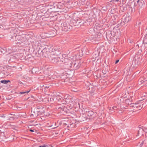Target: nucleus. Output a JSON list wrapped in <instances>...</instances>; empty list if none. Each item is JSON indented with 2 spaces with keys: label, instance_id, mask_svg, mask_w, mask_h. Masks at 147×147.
<instances>
[{
  "label": "nucleus",
  "instance_id": "nucleus-1",
  "mask_svg": "<svg viewBox=\"0 0 147 147\" xmlns=\"http://www.w3.org/2000/svg\"><path fill=\"white\" fill-rule=\"evenodd\" d=\"M66 55L63 54L61 58L62 63L64 64L66 68H70L72 67V64L74 61V59L69 57H66Z\"/></svg>",
  "mask_w": 147,
  "mask_h": 147
},
{
  "label": "nucleus",
  "instance_id": "nucleus-2",
  "mask_svg": "<svg viewBox=\"0 0 147 147\" xmlns=\"http://www.w3.org/2000/svg\"><path fill=\"white\" fill-rule=\"evenodd\" d=\"M55 56H51L49 57V59L51 63L54 64H62L61 58L57 57V56L54 57Z\"/></svg>",
  "mask_w": 147,
  "mask_h": 147
},
{
  "label": "nucleus",
  "instance_id": "nucleus-3",
  "mask_svg": "<svg viewBox=\"0 0 147 147\" xmlns=\"http://www.w3.org/2000/svg\"><path fill=\"white\" fill-rule=\"evenodd\" d=\"M52 48H49L48 47L47 48H45L43 49L41 51L42 52V54L43 56L45 57H48L49 58L51 56H52L51 54V51Z\"/></svg>",
  "mask_w": 147,
  "mask_h": 147
},
{
  "label": "nucleus",
  "instance_id": "nucleus-4",
  "mask_svg": "<svg viewBox=\"0 0 147 147\" xmlns=\"http://www.w3.org/2000/svg\"><path fill=\"white\" fill-rule=\"evenodd\" d=\"M61 49L59 47H55L53 49H52L51 54L52 56H57L61 53L60 51Z\"/></svg>",
  "mask_w": 147,
  "mask_h": 147
},
{
  "label": "nucleus",
  "instance_id": "nucleus-5",
  "mask_svg": "<svg viewBox=\"0 0 147 147\" xmlns=\"http://www.w3.org/2000/svg\"><path fill=\"white\" fill-rule=\"evenodd\" d=\"M24 37H25L23 34L22 35H16L15 37V40L17 43H22L24 41Z\"/></svg>",
  "mask_w": 147,
  "mask_h": 147
},
{
  "label": "nucleus",
  "instance_id": "nucleus-6",
  "mask_svg": "<svg viewBox=\"0 0 147 147\" xmlns=\"http://www.w3.org/2000/svg\"><path fill=\"white\" fill-rule=\"evenodd\" d=\"M86 114L90 118L92 119L94 118L97 114L96 112H94L92 111H89L88 112L86 111Z\"/></svg>",
  "mask_w": 147,
  "mask_h": 147
},
{
  "label": "nucleus",
  "instance_id": "nucleus-7",
  "mask_svg": "<svg viewBox=\"0 0 147 147\" xmlns=\"http://www.w3.org/2000/svg\"><path fill=\"white\" fill-rule=\"evenodd\" d=\"M147 129L143 127H139V129L138 130V135H143L144 132H146Z\"/></svg>",
  "mask_w": 147,
  "mask_h": 147
},
{
  "label": "nucleus",
  "instance_id": "nucleus-8",
  "mask_svg": "<svg viewBox=\"0 0 147 147\" xmlns=\"http://www.w3.org/2000/svg\"><path fill=\"white\" fill-rule=\"evenodd\" d=\"M143 105L140 103H135L133 110L136 111L141 109L143 107Z\"/></svg>",
  "mask_w": 147,
  "mask_h": 147
},
{
  "label": "nucleus",
  "instance_id": "nucleus-9",
  "mask_svg": "<svg viewBox=\"0 0 147 147\" xmlns=\"http://www.w3.org/2000/svg\"><path fill=\"white\" fill-rule=\"evenodd\" d=\"M86 114H83L81 115L79 117L80 120L81 121H84L86 120L87 117L86 116Z\"/></svg>",
  "mask_w": 147,
  "mask_h": 147
},
{
  "label": "nucleus",
  "instance_id": "nucleus-10",
  "mask_svg": "<svg viewBox=\"0 0 147 147\" xmlns=\"http://www.w3.org/2000/svg\"><path fill=\"white\" fill-rule=\"evenodd\" d=\"M17 60L16 57L14 56H12L9 60V63L15 62Z\"/></svg>",
  "mask_w": 147,
  "mask_h": 147
},
{
  "label": "nucleus",
  "instance_id": "nucleus-11",
  "mask_svg": "<svg viewBox=\"0 0 147 147\" xmlns=\"http://www.w3.org/2000/svg\"><path fill=\"white\" fill-rule=\"evenodd\" d=\"M56 76L53 73L50 74L49 75V76L48 77V78L50 79L51 80H53L57 78Z\"/></svg>",
  "mask_w": 147,
  "mask_h": 147
},
{
  "label": "nucleus",
  "instance_id": "nucleus-12",
  "mask_svg": "<svg viewBox=\"0 0 147 147\" xmlns=\"http://www.w3.org/2000/svg\"><path fill=\"white\" fill-rule=\"evenodd\" d=\"M55 32L54 30H51L49 32V34L50 35V37L54 36L55 35Z\"/></svg>",
  "mask_w": 147,
  "mask_h": 147
},
{
  "label": "nucleus",
  "instance_id": "nucleus-13",
  "mask_svg": "<svg viewBox=\"0 0 147 147\" xmlns=\"http://www.w3.org/2000/svg\"><path fill=\"white\" fill-rule=\"evenodd\" d=\"M69 100L67 99L62 98V100L61 101V103L62 104H67L68 100Z\"/></svg>",
  "mask_w": 147,
  "mask_h": 147
},
{
  "label": "nucleus",
  "instance_id": "nucleus-14",
  "mask_svg": "<svg viewBox=\"0 0 147 147\" xmlns=\"http://www.w3.org/2000/svg\"><path fill=\"white\" fill-rule=\"evenodd\" d=\"M70 28V25L65 26L64 27H63L62 29L63 30H64L65 32H67L69 30Z\"/></svg>",
  "mask_w": 147,
  "mask_h": 147
},
{
  "label": "nucleus",
  "instance_id": "nucleus-15",
  "mask_svg": "<svg viewBox=\"0 0 147 147\" xmlns=\"http://www.w3.org/2000/svg\"><path fill=\"white\" fill-rule=\"evenodd\" d=\"M87 50V48L86 47H84L82 49V51L83 53L87 55L88 54L89 52Z\"/></svg>",
  "mask_w": 147,
  "mask_h": 147
},
{
  "label": "nucleus",
  "instance_id": "nucleus-16",
  "mask_svg": "<svg viewBox=\"0 0 147 147\" xmlns=\"http://www.w3.org/2000/svg\"><path fill=\"white\" fill-rule=\"evenodd\" d=\"M80 66V65L78 63H75L73 65V67L75 69H78Z\"/></svg>",
  "mask_w": 147,
  "mask_h": 147
},
{
  "label": "nucleus",
  "instance_id": "nucleus-17",
  "mask_svg": "<svg viewBox=\"0 0 147 147\" xmlns=\"http://www.w3.org/2000/svg\"><path fill=\"white\" fill-rule=\"evenodd\" d=\"M137 3L139 5L141 6L144 4V1L143 0H138L137 1Z\"/></svg>",
  "mask_w": 147,
  "mask_h": 147
},
{
  "label": "nucleus",
  "instance_id": "nucleus-18",
  "mask_svg": "<svg viewBox=\"0 0 147 147\" xmlns=\"http://www.w3.org/2000/svg\"><path fill=\"white\" fill-rule=\"evenodd\" d=\"M130 20V18L129 17L127 16L126 17L123 21L125 23H127Z\"/></svg>",
  "mask_w": 147,
  "mask_h": 147
},
{
  "label": "nucleus",
  "instance_id": "nucleus-19",
  "mask_svg": "<svg viewBox=\"0 0 147 147\" xmlns=\"http://www.w3.org/2000/svg\"><path fill=\"white\" fill-rule=\"evenodd\" d=\"M69 23H67L66 22H64L61 24V26L62 28L63 27H64L65 26H69Z\"/></svg>",
  "mask_w": 147,
  "mask_h": 147
},
{
  "label": "nucleus",
  "instance_id": "nucleus-20",
  "mask_svg": "<svg viewBox=\"0 0 147 147\" xmlns=\"http://www.w3.org/2000/svg\"><path fill=\"white\" fill-rule=\"evenodd\" d=\"M71 101L72 104H70V105H71L72 106H74L75 105H77V102H75L74 100H71V101H69V102H70V103H71Z\"/></svg>",
  "mask_w": 147,
  "mask_h": 147
},
{
  "label": "nucleus",
  "instance_id": "nucleus-21",
  "mask_svg": "<svg viewBox=\"0 0 147 147\" xmlns=\"http://www.w3.org/2000/svg\"><path fill=\"white\" fill-rule=\"evenodd\" d=\"M62 97L59 95L56 96V99L58 101L61 102L62 99Z\"/></svg>",
  "mask_w": 147,
  "mask_h": 147
},
{
  "label": "nucleus",
  "instance_id": "nucleus-22",
  "mask_svg": "<svg viewBox=\"0 0 147 147\" xmlns=\"http://www.w3.org/2000/svg\"><path fill=\"white\" fill-rule=\"evenodd\" d=\"M10 82V81L9 80H2L1 81V82L3 84H7L9 82Z\"/></svg>",
  "mask_w": 147,
  "mask_h": 147
},
{
  "label": "nucleus",
  "instance_id": "nucleus-23",
  "mask_svg": "<svg viewBox=\"0 0 147 147\" xmlns=\"http://www.w3.org/2000/svg\"><path fill=\"white\" fill-rule=\"evenodd\" d=\"M30 90L27 91H24V92H20L19 93V94H25V95H26V94H27L28 93H29V92H30Z\"/></svg>",
  "mask_w": 147,
  "mask_h": 147
},
{
  "label": "nucleus",
  "instance_id": "nucleus-24",
  "mask_svg": "<svg viewBox=\"0 0 147 147\" xmlns=\"http://www.w3.org/2000/svg\"><path fill=\"white\" fill-rule=\"evenodd\" d=\"M135 104H131L130 105V106L134 108Z\"/></svg>",
  "mask_w": 147,
  "mask_h": 147
},
{
  "label": "nucleus",
  "instance_id": "nucleus-25",
  "mask_svg": "<svg viewBox=\"0 0 147 147\" xmlns=\"http://www.w3.org/2000/svg\"><path fill=\"white\" fill-rule=\"evenodd\" d=\"M48 147V146H47V145L44 144L42 146H40L39 147Z\"/></svg>",
  "mask_w": 147,
  "mask_h": 147
},
{
  "label": "nucleus",
  "instance_id": "nucleus-26",
  "mask_svg": "<svg viewBox=\"0 0 147 147\" xmlns=\"http://www.w3.org/2000/svg\"><path fill=\"white\" fill-rule=\"evenodd\" d=\"M113 109L115 110H117V107H115H115H113Z\"/></svg>",
  "mask_w": 147,
  "mask_h": 147
},
{
  "label": "nucleus",
  "instance_id": "nucleus-27",
  "mask_svg": "<svg viewBox=\"0 0 147 147\" xmlns=\"http://www.w3.org/2000/svg\"><path fill=\"white\" fill-rule=\"evenodd\" d=\"M44 100H45L46 101L47 100V102H49V99L48 98H45Z\"/></svg>",
  "mask_w": 147,
  "mask_h": 147
},
{
  "label": "nucleus",
  "instance_id": "nucleus-28",
  "mask_svg": "<svg viewBox=\"0 0 147 147\" xmlns=\"http://www.w3.org/2000/svg\"><path fill=\"white\" fill-rule=\"evenodd\" d=\"M72 90L74 91V92H77V89H73Z\"/></svg>",
  "mask_w": 147,
  "mask_h": 147
},
{
  "label": "nucleus",
  "instance_id": "nucleus-29",
  "mask_svg": "<svg viewBox=\"0 0 147 147\" xmlns=\"http://www.w3.org/2000/svg\"><path fill=\"white\" fill-rule=\"evenodd\" d=\"M119 61V60H116L115 61V64H116Z\"/></svg>",
  "mask_w": 147,
  "mask_h": 147
},
{
  "label": "nucleus",
  "instance_id": "nucleus-30",
  "mask_svg": "<svg viewBox=\"0 0 147 147\" xmlns=\"http://www.w3.org/2000/svg\"><path fill=\"white\" fill-rule=\"evenodd\" d=\"M54 100V99L52 98H50V101H53Z\"/></svg>",
  "mask_w": 147,
  "mask_h": 147
},
{
  "label": "nucleus",
  "instance_id": "nucleus-31",
  "mask_svg": "<svg viewBox=\"0 0 147 147\" xmlns=\"http://www.w3.org/2000/svg\"><path fill=\"white\" fill-rule=\"evenodd\" d=\"M49 86H45L44 88L45 89H46V88H49Z\"/></svg>",
  "mask_w": 147,
  "mask_h": 147
},
{
  "label": "nucleus",
  "instance_id": "nucleus-32",
  "mask_svg": "<svg viewBox=\"0 0 147 147\" xmlns=\"http://www.w3.org/2000/svg\"><path fill=\"white\" fill-rule=\"evenodd\" d=\"M30 131H31V132H34V130L32 129H30Z\"/></svg>",
  "mask_w": 147,
  "mask_h": 147
},
{
  "label": "nucleus",
  "instance_id": "nucleus-33",
  "mask_svg": "<svg viewBox=\"0 0 147 147\" xmlns=\"http://www.w3.org/2000/svg\"><path fill=\"white\" fill-rule=\"evenodd\" d=\"M11 115H13V116L14 115H13V114H10Z\"/></svg>",
  "mask_w": 147,
  "mask_h": 147
},
{
  "label": "nucleus",
  "instance_id": "nucleus-34",
  "mask_svg": "<svg viewBox=\"0 0 147 147\" xmlns=\"http://www.w3.org/2000/svg\"><path fill=\"white\" fill-rule=\"evenodd\" d=\"M119 0H116L117 1H118Z\"/></svg>",
  "mask_w": 147,
  "mask_h": 147
},
{
  "label": "nucleus",
  "instance_id": "nucleus-35",
  "mask_svg": "<svg viewBox=\"0 0 147 147\" xmlns=\"http://www.w3.org/2000/svg\"><path fill=\"white\" fill-rule=\"evenodd\" d=\"M78 104L79 105V106L80 107L79 104V103H78Z\"/></svg>",
  "mask_w": 147,
  "mask_h": 147
},
{
  "label": "nucleus",
  "instance_id": "nucleus-36",
  "mask_svg": "<svg viewBox=\"0 0 147 147\" xmlns=\"http://www.w3.org/2000/svg\"><path fill=\"white\" fill-rule=\"evenodd\" d=\"M126 99H125V101H127V100H126Z\"/></svg>",
  "mask_w": 147,
  "mask_h": 147
},
{
  "label": "nucleus",
  "instance_id": "nucleus-37",
  "mask_svg": "<svg viewBox=\"0 0 147 147\" xmlns=\"http://www.w3.org/2000/svg\"><path fill=\"white\" fill-rule=\"evenodd\" d=\"M11 118H13V117H11Z\"/></svg>",
  "mask_w": 147,
  "mask_h": 147
},
{
  "label": "nucleus",
  "instance_id": "nucleus-38",
  "mask_svg": "<svg viewBox=\"0 0 147 147\" xmlns=\"http://www.w3.org/2000/svg\"><path fill=\"white\" fill-rule=\"evenodd\" d=\"M37 112H39V111H37Z\"/></svg>",
  "mask_w": 147,
  "mask_h": 147
}]
</instances>
